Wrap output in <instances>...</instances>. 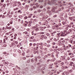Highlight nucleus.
Instances as JSON below:
<instances>
[{
  "instance_id": "f257e3e1",
  "label": "nucleus",
  "mask_w": 75,
  "mask_h": 75,
  "mask_svg": "<svg viewBox=\"0 0 75 75\" xmlns=\"http://www.w3.org/2000/svg\"><path fill=\"white\" fill-rule=\"evenodd\" d=\"M58 0H45V3H47L48 4H53L55 3H56Z\"/></svg>"
},
{
  "instance_id": "f03ea898",
  "label": "nucleus",
  "mask_w": 75,
  "mask_h": 75,
  "mask_svg": "<svg viewBox=\"0 0 75 75\" xmlns=\"http://www.w3.org/2000/svg\"><path fill=\"white\" fill-rule=\"evenodd\" d=\"M68 34V32L65 31L64 32L62 33H57V35H58V37H59L60 36H61V37H65Z\"/></svg>"
},
{
  "instance_id": "7ed1b4c3",
  "label": "nucleus",
  "mask_w": 75,
  "mask_h": 75,
  "mask_svg": "<svg viewBox=\"0 0 75 75\" xmlns=\"http://www.w3.org/2000/svg\"><path fill=\"white\" fill-rule=\"evenodd\" d=\"M55 33H57V31H55L53 33H51V36L52 37H54V35H55Z\"/></svg>"
},
{
  "instance_id": "20e7f679",
  "label": "nucleus",
  "mask_w": 75,
  "mask_h": 75,
  "mask_svg": "<svg viewBox=\"0 0 75 75\" xmlns=\"http://www.w3.org/2000/svg\"><path fill=\"white\" fill-rule=\"evenodd\" d=\"M32 49L34 50H38V47L37 46L36 47L33 46Z\"/></svg>"
},
{
  "instance_id": "39448f33",
  "label": "nucleus",
  "mask_w": 75,
  "mask_h": 75,
  "mask_svg": "<svg viewBox=\"0 0 75 75\" xmlns=\"http://www.w3.org/2000/svg\"><path fill=\"white\" fill-rule=\"evenodd\" d=\"M7 37V36H5V38H4V43H6V40H7L8 39V37Z\"/></svg>"
},
{
  "instance_id": "423d86ee",
  "label": "nucleus",
  "mask_w": 75,
  "mask_h": 75,
  "mask_svg": "<svg viewBox=\"0 0 75 75\" xmlns=\"http://www.w3.org/2000/svg\"><path fill=\"white\" fill-rule=\"evenodd\" d=\"M43 43L42 42L40 43H38L36 44V45L37 46L38 48L39 47V46L40 45H42Z\"/></svg>"
},
{
  "instance_id": "0eeeda50",
  "label": "nucleus",
  "mask_w": 75,
  "mask_h": 75,
  "mask_svg": "<svg viewBox=\"0 0 75 75\" xmlns=\"http://www.w3.org/2000/svg\"><path fill=\"white\" fill-rule=\"evenodd\" d=\"M63 28L64 30H68V27L67 26H64L63 27Z\"/></svg>"
},
{
  "instance_id": "6e6552de",
  "label": "nucleus",
  "mask_w": 75,
  "mask_h": 75,
  "mask_svg": "<svg viewBox=\"0 0 75 75\" xmlns=\"http://www.w3.org/2000/svg\"><path fill=\"white\" fill-rule=\"evenodd\" d=\"M61 9L60 8L58 10L56 11V13H58L59 14L60 13H61Z\"/></svg>"
},
{
  "instance_id": "1a4fd4ad",
  "label": "nucleus",
  "mask_w": 75,
  "mask_h": 75,
  "mask_svg": "<svg viewBox=\"0 0 75 75\" xmlns=\"http://www.w3.org/2000/svg\"><path fill=\"white\" fill-rule=\"evenodd\" d=\"M40 16L42 17H45V16L43 13L42 12L40 14Z\"/></svg>"
},
{
  "instance_id": "9d476101",
  "label": "nucleus",
  "mask_w": 75,
  "mask_h": 75,
  "mask_svg": "<svg viewBox=\"0 0 75 75\" xmlns=\"http://www.w3.org/2000/svg\"><path fill=\"white\" fill-rule=\"evenodd\" d=\"M39 48L40 49V50H44V48L43 47H42V45H40L39 46Z\"/></svg>"
},
{
  "instance_id": "9b49d317",
  "label": "nucleus",
  "mask_w": 75,
  "mask_h": 75,
  "mask_svg": "<svg viewBox=\"0 0 75 75\" xmlns=\"http://www.w3.org/2000/svg\"><path fill=\"white\" fill-rule=\"evenodd\" d=\"M40 21H44V20H45V18L44 17H42V18H40Z\"/></svg>"
},
{
  "instance_id": "f8f14e48",
  "label": "nucleus",
  "mask_w": 75,
  "mask_h": 75,
  "mask_svg": "<svg viewBox=\"0 0 75 75\" xmlns=\"http://www.w3.org/2000/svg\"><path fill=\"white\" fill-rule=\"evenodd\" d=\"M74 64H73L72 62H70V64H69V67H72V66H73Z\"/></svg>"
},
{
  "instance_id": "ddd939ff",
  "label": "nucleus",
  "mask_w": 75,
  "mask_h": 75,
  "mask_svg": "<svg viewBox=\"0 0 75 75\" xmlns=\"http://www.w3.org/2000/svg\"><path fill=\"white\" fill-rule=\"evenodd\" d=\"M47 13H48L49 15H52V12L50 11H47Z\"/></svg>"
},
{
  "instance_id": "4468645a",
  "label": "nucleus",
  "mask_w": 75,
  "mask_h": 75,
  "mask_svg": "<svg viewBox=\"0 0 75 75\" xmlns=\"http://www.w3.org/2000/svg\"><path fill=\"white\" fill-rule=\"evenodd\" d=\"M68 31L69 32V33H73V31L72 30V29H69L68 30Z\"/></svg>"
},
{
  "instance_id": "2eb2a0df",
  "label": "nucleus",
  "mask_w": 75,
  "mask_h": 75,
  "mask_svg": "<svg viewBox=\"0 0 75 75\" xmlns=\"http://www.w3.org/2000/svg\"><path fill=\"white\" fill-rule=\"evenodd\" d=\"M62 23L63 25H66V24H67V22H65L64 21H62Z\"/></svg>"
},
{
  "instance_id": "dca6fc26",
  "label": "nucleus",
  "mask_w": 75,
  "mask_h": 75,
  "mask_svg": "<svg viewBox=\"0 0 75 75\" xmlns=\"http://www.w3.org/2000/svg\"><path fill=\"white\" fill-rule=\"evenodd\" d=\"M42 67V66L40 65L39 66V67H38V69H37V70H39L40 69H41V68Z\"/></svg>"
},
{
  "instance_id": "f3484780",
  "label": "nucleus",
  "mask_w": 75,
  "mask_h": 75,
  "mask_svg": "<svg viewBox=\"0 0 75 75\" xmlns=\"http://www.w3.org/2000/svg\"><path fill=\"white\" fill-rule=\"evenodd\" d=\"M10 11L9 10L7 11V15L9 16V15H10Z\"/></svg>"
},
{
  "instance_id": "a211bd4d",
  "label": "nucleus",
  "mask_w": 75,
  "mask_h": 75,
  "mask_svg": "<svg viewBox=\"0 0 75 75\" xmlns=\"http://www.w3.org/2000/svg\"><path fill=\"white\" fill-rule=\"evenodd\" d=\"M52 28L53 30H55V29H56V28H55V26L53 25L52 26Z\"/></svg>"
},
{
  "instance_id": "6ab92c4d",
  "label": "nucleus",
  "mask_w": 75,
  "mask_h": 75,
  "mask_svg": "<svg viewBox=\"0 0 75 75\" xmlns=\"http://www.w3.org/2000/svg\"><path fill=\"white\" fill-rule=\"evenodd\" d=\"M31 57H33V54H32L31 56H27L26 58H31Z\"/></svg>"
},
{
  "instance_id": "aec40b11",
  "label": "nucleus",
  "mask_w": 75,
  "mask_h": 75,
  "mask_svg": "<svg viewBox=\"0 0 75 75\" xmlns=\"http://www.w3.org/2000/svg\"><path fill=\"white\" fill-rule=\"evenodd\" d=\"M6 29H8V30H11V27H8L7 26L6 27Z\"/></svg>"
},
{
  "instance_id": "412c9836",
  "label": "nucleus",
  "mask_w": 75,
  "mask_h": 75,
  "mask_svg": "<svg viewBox=\"0 0 75 75\" xmlns=\"http://www.w3.org/2000/svg\"><path fill=\"white\" fill-rule=\"evenodd\" d=\"M35 6H36V7L38 8L39 7V5H38V3H36V4H35Z\"/></svg>"
},
{
  "instance_id": "4be33fe9",
  "label": "nucleus",
  "mask_w": 75,
  "mask_h": 75,
  "mask_svg": "<svg viewBox=\"0 0 75 75\" xmlns=\"http://www.w3.org/2000/svg\"><path fill=\"white\" fill-rule=\"evenodd\" d=\"M72 69H73V70H74V69H75V65L74 64L73 66V67H72Z\"/></svg>"
},
{
  "instance_id": "5701e85b",
  "label": "nucleus",
  "mask_w": 75,
  "mask_h": 75,
  "mask_svg": "<svg viewBox=\"0 0 75 75\" xmlns=\"http://www.w3.org/2000/svg\"><path fill=\"white\" fill-rule=\"evenodd\" d=\"M44 58H43V59H45V58H47V57H48V55H46L44 56Z\"/></svg>"
},
{
  "instance_id": "b1692460",
  "label": "nucleus",
  "mask_w": 75,
  "mask_h": 75,
  "mask_svg": "<svg viewBox=\"0 0 75 75\" xmlns=\"http://www.w3.org/2000/svg\"><path fill=\"white\" fill-rule=\"evenodd\" d=\"M61 69L62 70H64V69H65L64 67L63 66H62L61 67Z\"/></svg>"
},
{
  "instance_id": "393cba45",
  "label": "nucleus",
  "mask_w": 75,
  "mask_h": 75,
  "mask_svg": "<svg viewBox=\"0 0 75 75\" xmlns=\"http://www.w3.org/2000/svg\"><path fill=\"white\" fill-rule=\"evenodd\" d=\"M34 38V36H32L30 37V39L31 40H33V39Z\"/></svg>"
},
{
  "instance_id": "a878e982",
  "label": "nucleus",
  "mask_w": 75,
  "mask_h": 75,
  "mask_svg": "<svg viewBox=\"0 0 75 75\" xmlns=\"http://www.w3.org/2000/svg\"><path fill=\"white\" fill-rule=\"evenodd\" d=\"M65 64V63H64V62H61V66H63V65H64V64Z\"/></svg>"
},
{
  "instance_id": "bb28decb",
  "label": "nucleus",
  "mask_w": 75,
  "mask_h": 75,
  "mask_svg": "<svg viewBox=\"0 0 75 75\" xmlns=\"http://www.w3.org/2000/svg\"><path fill=\"white\" fill-rule=\"evenodd\" d=\"M3 54H6V55H8V54H9V53H7L6 52H3Z\"/></svg>"
},
{
  "instance_id": "cd10ccee",
  "label": "nucleus",
  "mask_w": 75,
  "mask_h": 75,
  "mask_svg": "<svg viewBox=\"0 0 75 75\" xmlns=\"http://www.w3.org/2000/svg\"><path fill=\"white\" fill-rule=\"evenodd\" d=\"M55 27L56 28H58L59 27V26H58V25L57 24H56L55 25Z\"/></svg>"
},
{
  "instance_id": "c85d7f7f",
  "label": "nucleus",
  "mask_w": 75,
  "mask_h": 75,
  "mask_svg": "<svg viewBox=\"0 0 75 75\" xmlns=\"http://www.w3.org/2000/svg\"><path fill=\"white\" fill-rule=\"evenodd\" d=\"M32 35H33V36H35V35H38V33H33L32 34Z\"/></svg>"
},
{
  "instance_id": "c756f323",
  "label": "nucleus",
  "mask_w": 75,
  "mask_h": 75,
  "mask_svg": "<svg viewBox=\"0 0 75 75\" xmlns=\"http://www.w3.org/2000/svg\"><path fill=\"white\" fill-rule=\"evenodd\" d=\"M30 61L31 62H32V63H33L34 62V59H30Z\"/></svg>"
},
{
  "instance_id": "7c9ffc66",
  "label": "nucleus",
  "mask_w": 75,
  "mask_h": 75,
  "mask_svg": "<svg viewBox=\"0 0 75 75\" xmlns=\"http://www.w3.org/2000/svg\"><path fill=\"white\" fill-rule=\"evenodd\" d=\"M52 12H55V8H52Z\"/></svg>"
},
{
  "instance_id": "2f4dec72",
  "label": "nucleus",
  "mask_w": 75,
  "mask_h": 75,
  "mask_svg": "<svg viewBox=\"0 0 75 75\" xmlns=\"http://www.w3.org/2000/svg\"><path fill=\"white\" fill-rule=\"evenodd\" d=\"M58 25L59 26V27H61V26H62V24H61V23H59L58 24Z\"/></svg>"
},
{
  "instance_id": "473e14b6",
  "label": "nucleus",
  "mask_w": 75,
  "mask_h": 75,
  "mask_svg": "<svg viewBox=\"0 0 75 75\" xmlns=\"http://www.w3.org/2000/svg\"><path fill=\"white\" fill-rule=\"evenodd\" d=\"M11 45H13V47H15L16 46V45L15 44V43H12Z\"/></svg>"
},
{
  "instance_id": "72a5a7b5",
  "label": "nucleus",
  "mask_w": 75,
  "mask_h": 75,
  "mask_svg": "<svg viewBox=\"0 0 75 75\" xmlns=\"http://www.w3.org/2000/svg\"><path fill=\"white\" fill-rule=\"evenodd\" d=\"M30 7V6L28 5H26L25 6V8H28V7Z\"/></svg>"
},
{
  "instance_id": "f704fd0d",
  "label": "nucleus",
  "mask_w": 75,
  "mask_h": 75,
  "mask_svg": "<svg viewBox=\"0 0 75 75\" xmlns=\"http://www.w3.org/2000/svg\"><path fill=\"white\" fill-rule=\"evenodd\" d=\"M46 27H47V28H50V25L48 24H47Z\"/></svg>"
},
{
  "instance_id": "c9c22d12",
  "label": "nucleus",
  "mask_w": 75,
  "mask_h": 75,
  "mask_svg": "<svg viewBox=\"0 0 75 75\" xmlns=\"http://www.w3.org/2000/svg\"><path fill=\"white\" fill-rule=\"evenodd\" d=\"M23 16L21 15L19 16V18L21 19H22L23 18Z\"/></svg>"
},
{
  "instance_id": "e433bc0d",
  "label": "nucleus",
  "mask_w": 75,
  "mask_h": 75,
  "mask_svg": "<svg viewBox=\"0 0 75 75\" xmlns=\"http://www.w3.org/2000/svg\"><path fill=\"white\" fill-rule=\"evenodd\" d=\"M18 10V8H16L14 9V11H17V10Z\"/></svg>"
},
{
  "instance_id": "4c0bfd02",
  "label": "nucleus",
  "mask_w": 75,
  "mask_h": 75,
  "mask_svg": "<svg viewBox=\"0 0 75 75\" xmlns=\"http://www.w3.org/2000/svg\"><path fill=\"white\" fill-rule=\"evenodd\" d=\"M51 24H52V25H55V24H56V23H54V22H52L51 23Z\"/></svg>"
},
{
  "instance_id": "58836bf2",
  "label": "nucleus",
  "mask_w": 75,
  "mask_h": 75,
  "mask_svg": "<svg viewBox=\"0 0 75 75\" xmlns=\"http://www.w3.org/2000/svg\"><path fill=\"white\" fill-rule=\"evenodd\" d=\"M19 8H21V10H23V9H24V7L23 6H21L20 7H19Z\"/></svg>"
},
{
  "instance_id": "ea45409f",
  "label": "nucleus",
  "mask_w": 75,
  "mask_h": 75,
  "mask_svg": "<svg viewBox=\"0 0 75 75\" xmlns=\"http://www.w3.org/2000/svg\"><path fill=\"white\" fill-rule=\"evenodd\" d=\"M67 27H68H68H69V28H71V25H67Z\"/></svg>"
},
{
  "instance_id": "a19ab883",
  "label": "nucleus",
  "mask_w": 75,
  "mask_h": 75,
  "mask_svg": "<svg viewBox=\"0 0 75 75\" xmlns=\"http://www.w3.org/2000/svg\"><path fill=\"white\" fill-rule=\"evenodd\" d=\"M46 35H47V36H48V37H49V36H50V33H46Z\"/></svg>"
},
{
  "instance_id": "79ce46f5",
  "label": "nucleus",
  "mask_w": 75,
  "mask_h": 75,
  "mask_svg": "<svg viewBox=\"0 0 75 75\" xmlns=\"http://www.w3.org/2000/svg\"><path fill=\"white\" fill-rule=\"evenodd\" d=\"M23 25L25 26V27H27V24L26 23H23Z\"/></svg>"
},
{
  "instance_id": "37998d69",
  "label": "nucleus",
  "mask_w": 75,
  "mask_h": 75,
  "mask_svg": "<svg viewBox=\"0 0 75 75\" xmlns=\"http://www.w3.org/2000/svg\"><path fill=\"white\" fill-rule=\"evenodd\" d=\"M11 30L12 32H14V28H12Z\"/></svg>"
},
{
  "instance_id": "c03bdc74",
  "label": "nucleus",
  "mask_w": 75,
  "mask_h": 75,
  "mask_svg": "<svg viewBox=\"0 0 75 75\" xmlns=\"http://www.w3.org/2000/svg\"><path fill=\"white\" fill-rule=\"evenodd\" d=\"M68 45L69 48H71L72 47V45L71 44H68Z\"/></svg>"
},
{
  "instance_id": "a18cd8bd",
  "label": "nucleus",
  "mask_w": 75,
  "mask_h": 75,
  "mask_svg": "<svg viewBox=\"0 0 75 75\" xmlns=\"http://www.w3.org/2000/svg\"><path fill=\"white\" fill-rule=\"evenodd\" d=\"M9 1L7 0L6 1V3L7 4V3H9Z\"/></svg>"
},
{
  "instance_id": "49530a36",
  "label": "nucleus",
  "mask_w": 75,
  "mask_h": 75,
  "mask_svg": "<svg viewBox=\"0 0 75 75\" xmlns=\"http://www.w3.org/2000/svg\"><path fill=\"white\" fill-rule=\"evenodd\" d=\"M27 18H28V17L27 16H25L24 17V19H25V20H26L27 19Z\"/></svg>"
},
{
  "instance_id": "de8ad7c7",
  "label": "nucleus",
  "mask_w": 75,
  "mask_h": 75,
  "mask_svg": "<svg viewBox=\"0 0 75 75\" xmlns=\"http://www.w3.org/2000/svg\"><path fill=\"white\" fill-rule=\"evenodd\" d=\"M60 19H61V20L63 21V20H64V18L62 17H61L60 18Z\"/></svg>"
},
{
  "instance_id": "09e8293b",
  "label": "nucleus",
  "mask_w": 75,
  "mask_h": 75,
  "mask_svg": "<svg viewBox=\"0 0 75 75\" xmlns=\"http://www.w3.org/2000/svg\"><path fill=\"white\" fill-rule=\"evenodd\" d=\"M57 17V15H54L53 16V17L54 18H55V17Z\"/></svg>"
},
{
  "instance_id": "8fccbe9b",
  "label": "nucleus",
  "mask_w": 75,
  "mask_h": 75,
  "mask_svg": "<svg viewBox=\"0 0 75 75\" xmlns=\"http://www.w3.org/2000/svg\"><path fill=\"white\" fill-rule=\"evenodd\" d=\"M64 67V69H67V68H68V67L67 66H65Z\"/></svg>"
},
{
  "instance_id": "3c124183",
  "label": "nucleus",
  "mask_w": 75,
  "mask_h": 75,
  "mask_svg": "<svg viewBox=\"0 0 75 75\" xmlns=\"http://www.w3.org/2000/svg\"><path fill=\"white\" fill-rule=\"evenodd\" d=\"M44 1L43 0H39V3H40L41 2V3H42V2H43Z\"/></svg>"
},
{
  "instance_id": "603ef678",
  "label": "nucleus",
  "mask_w": 75,
  "mask_h": 75,
  "mask_svg": "<svg viewBox=\"0 0 75 75\" xmlns=\"http://www.w3.org/2000/svg\"><path fill=\"white\" fill-rule=\"evenodd\" d=\"M54 41H55V42H57L58 41V40H57V39L56 38H54Z\"/></svg>"
},
{
  "instance_id": "864d4df0",
  "label": "nucleus",
  "mask_w": 75,
  "mask_h": 75,
  "mask_svg": "<svg viewBox=\"0 0 75 75\" xmlns=\"http://www.w3.org/2000/svg\"><path fill=\"white\" fill-rule=\"evenodd\" d=\"M18 7H19V8H20V7H21V4L19 5H18Z\"/></svg>"
},
{
  "instance_id": "5fc2aeb1",
  "label": "nucleus",
  "mask_w": 75,
  "mask_h": 75,
  "mask_svg": "<svg viewBox=\"0 0 75 75\" xmlns=\"http://www.w3.org/2000/svg\"><path fill=\"white\" fill-rule=\"evenodd\" d=\"M43 25H45V26H47V24L45 23H43Z\"/></svg>"
},
{
  "instance_id": "6e6d98bb",
  "label": "nucleus",
  "mask_w": 75,
  "mask_h": 75,
  "mask_svg": "<svg viewBox=\"0 0 75 75\" xmlns=\"http://www.w3.org/2000/svg\"><path fill=\"white\" fill-rule=\"evenodd\" d=\"M25 53L24 52H23L22 53V55H23L24 56H25Z\"/></svg>"
},
{
  "instance_id": "4d7b16f0",
  "label": "nucleus",
  "mask_w": 75,
  "mask_h": 75,
  "mask_svg": "<svg viewBox=\"0 0 75 75\" xmlns=\"http://www.w3.org/2000/svg\"><path fill=\"white\" fill-rule=\"evenodd\" d=\"M71 48L72 49V50H74V49H75V47L73 46L71 47Z\"/></svg>"
},
{
  "instance_id": "13d9d810",
  "label": "nucleus",
  "mask_w": 75,
  "mask_h": 75,
  "mask_svg": "<svg viewBox=\"0 0 75 75\" xmlns=\"http://www.w3.org/2000/svg\"><path fill=\"white\" fill-rule=\"evenodd\" d=\"M39 7L40 8H43V6L42 5H41L39 6Z\"/></svg>"
},
{
  "instance_id": "bf43d9fd",
  "label": "nucleus",
  "mask_w": 75,
  "mask_h": 75,
  "mask_svg": "<svg viewBox=\"0 0 75 75\" xmlns=\"http://www.w3.org/2000/svg\"><path fill=\"white\" fill-rule=\"evenodd\" d=\"M51 46V45H46V47H50Z\"/></svg>"
},
{
  "instance_id": "052dcab7",
  "label": "nucleus",
  "mask_w": 75,
  "mask_h": 75,
  "mask_svg": "<svg viewBox=\"0 0 75 75\" xmlns=\"http://www.w3.org/2000/svg\"><path fill=\"white\" fill-rule=\"evenodd\" d=\"M11 14V15H13V14H14V12L13 11V12H11V13H10Z\"/></svg>"
},
{
  "instance_id": "680f3d73",
  "label": "nucleus",
  "mask_w": 75,
  "mask_h": 75,
  "mask_svg": "<svg viewBox=\"0 0 75 75\" xmlns=\"http://www.w3.org/2000/svg\"><path fill=\"white\" fill-rule=\"evenodd\" d=\"M37 45V44H36V43H34L33 45V47H35V45Z\"/></svg>"
},
{
  "instance_id": "e2e57ef3",
  "label": "nucleus",
  "mask_w": 75,
  "mask_h": 75,
  "mask_svg": "<svg viewBox=\"0 0 75 75\" xmlns=\"http://www.w3.org/2000/svg\"><path fill=\"white\" fill-rule=\"evenodd\" d=\"M35 30L36 31V32H37L38 31H39V29H35Z\"/></svg>"
},
{
  "instance_id": "0e129e2a",
  "label": "nucleus",
  "mask_w": 75,
  "mask_h": 75,
  "mask_svg": "<svg viewBox=\"0 0 75 75\" xmlns=\"http://www.w3.org/2000/svg\"><path fill=\"white\" fill-rule=\"evenodd\" d=\"M58 8V7L57 6H56L54 7V9H57Z\"/></svg>"
},
{
  "instance_id": "69168bd1",
  "label": "nucleus",
  "mask_w": 75,
  "mask_h": 75,
  "mask_svg": "<svg viewBox=\"0 0 75 75\" xmlns=\"http://www.w3.org/2000/svg\"><path fill=\"white\" fill-rule=\"evenodd\" d=\"M74 57H75V56L74 55L70 56V58H72Z\"/></svg>"
},
{
  "instance_id": "338daca9",
  "label": "nucleus",
  "mask_w": 75,
  "mask_h": 75,
  "mask_svg": "<svg viewBox=\"0 0 75 75\" xmlns=\"http://www.w3.org/2000/svg\"><path fill=\"white\" fill-rule=\"evenodd\" d=\"M69 42H70L71 44H72V40H69Z\"/></svg>"
},
{
  "instance_id": "774afa93",
  "label": "nucleus",
  "mask_w": 75,
  "mask_h": 75,
  "mask_svg": "<svg viewBox=\"0 0 75 75\" xmlns=\"http://www.w3.org/2000/svg\"><path fill=\"white\" fill-rule=\"evenodd\" d=\"M38 13H40V12H41V10H40V9H38Z\"/></svg>"
}]
</instances>
